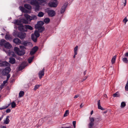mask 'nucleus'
Returning <instances> with one entry per match:
<instances>
[{"mask_svg":"<svg viewBox=\"0 0 128 128\" xmlns=\"http://www.w3.org/2000/svg\"><path fill=\"white\" fill-rule=\"evenodd\" d=\"M28 3L30 4H31L35 6V10L36 11H38L40 8L39 4L38 2V1L34 0H27Z\"/></svg>","mask_w":128,"mask_h":128,"instance_id":"nucleus-1","label":"nucleus"},{"mask_svg":"<svg viewBox=\"0 0 128 128\" xmlns=\"http://www.w3.org/2000/svg\"><path fill=\"white\" fill-rule=\"evenodd\" d=\"M44 24L43 22L41 21H39L35 26V28L38 29L40 32H42L44 30V27L42 26Z\"/></svg>","mask_w":128,"mask_h":128,"instance_id":"nucleus-2","label":"nucleus"},{"mask_svg":"<svg viewBox=\"0 0 128 128\" xmlns=\"http://www.w3.org/2000/svg\"><path fill=\"white\" fill-rule=\"evenodd\" d=\"M14 35L15 36H17L21 39L24 38L26 36V34L24 32H14Z\"/></svg>","mask_w":128,"mask_h":128,"instance_id":"nucleus-3","label":"nucleus"},{"mask_svg":"<svg viewBox=\"0 0 128 128\" xmlns=\"http://www.w3.org/2000/svg\"><path fill=\"white\" fill-rule=\"evenodd\" d=\"M24 16L27 20L29 21H31L32 20H36L37 18V16L35 15H33L31 16L28 14H26Z\"/></svg>","mask_w":128,"mask_h":128,"instance_id":"nucleus-4","label":"nucleus"},{"mask_svg":"<svg viewBox=\"0 0 128 128\" xmlns=\"http://www.w3.org/2000/svg\"><path fill=\"white\" fill-rule=\"evenodd\" d=\"M46 12L48 13V15L50 17L54 16L56 14L55 11L52 10L48 9L46 10Z\"/></svg>","mask_w":128,"mask_h":128,"instance_id":"nucleus-5","label":"nucleus"},{"mask_svg":"<svg viewBox=\"0 0 128 128\" xmlns=\"http://www.w3.org/2000/svg\"><path fill=\"white\" fill-rule=\"evenodd\" d=\"M54 2H50L48 4V5L50 7H56L58 5V4L57 0H52Z\"/></svg>","mask_w":128,"mask_h":128,"instance_id":"nucleus-6","label":"nucleus"},{"mask_svg":"<svg viewBox=\"0 0 128 128\" xmlns=\"http://www.w3.org/2000/svg\"><path fill=\"white\" fill-rule=\"evenodd\" d=\"M11 69L10 67L6 68L4 69L2 72V74L4 75H7L10 71Z\"/></svg>","mask_w":128,"mask_h":128,"instance_id":"nucleus-7","label":"nucleus"},{"mask_svg":"<svg viewBox=\"0 0 128 128\" xmlns=\"http://www.w3.org/2000/svg\"><path fill=\"white\" fill-rule=\"evenodd\" d=\"M89 119L90 121V122L88 125L89 128H92V127L93 126L94 124V120L93 118L90 117Z\"/></svg>","mask_w":128,"mask_h":128,"instance_id":"nucleus-8","label":"nucleus"},{"mask_svg":"<svg viewBox=\"0 0 128 128\" xmlns=\"http://www.w3.org/2000/svg\"><path fill=\"white\" fill-rule=\"evenodd\" d=\"M10 64L6 61H3L0 60V66H9Z\"/></svg>","mask_w":128,"mask_h":128,"instance_id":"nucleus-9","label":"nucleus"},{"mask_svg":"<svg viewBox=\"0 0 128 128\" xmlns=\"http://www.w3.org/2000/svg\"><path fill=\"white\" fill-rule=\"evenodd\" d=\"M18 30L26 32V25L23 26L22 25H21L19 26L18 28Z\"/></svg>","mask_w":128,"mask_h":128,"instance_id":"nucleus-10","label":"nucleus"},{"mask_svg":"<svg viewBox=\"0 0 128 128\" xmlns=\"http://www.w3.org/2000/svg\"><path fill=\"white\" fill-rule=\"evenodd\" d=\"M38 48L36 46L34 47L32 50L30 52V54L31 55L34 54L35 52L38 50Z\"/></svg>","mask_w":128,"mask_h":128,"instance_id":"nucleus-11","label":"nucleus"},{"mask_svg":"<svg viewBox=\"0 0 128 128\" xmlns=\"http://www.w3.org/2000/svg\"><path fill=\"white\" fill-rule=\"evenodd\" d=\"M27 66V64L25 62H23L19 67V70H21Z\"/></svg>","mask_w":128,"mask_h":128,"instance_id":"nucleus-12","label":"nucleus"},{"mask_svg":"<svg viewBox=\"0 0 128 128\" xmlns=\"http://www.w3.org/2000/svg\"><path fill=\"white\" fill-rule=\"evenodd\" d=\"M44 69L43 68L42 70L41 71H40L38 73V76L40 79H41L42 76L44 75Z\"/></svg>","mask_w":128,"mask_h":128,"instance_id":"nucleus-13","label":"nucleus"},{"mask_svg":"<svg viewBox=\"0 0 128 128\" xmlns=\"http://www.w3.org/2000/svg\"><path fill=\"white\" fill-rule=\"evenodd\" d=\"M13 42L19 45L21 44V41L18 38H16L13 40Z\"/></svg>","mask_w":128,"mask_h":128,"instance_id":"nucleus-14","label":"nucleus"},{"mask_svg":"<svg viewBox=\"0 0 128 128\" xmlns=\"http://www.w3.org/2000/svg\"><path fill=\"white\" fill-rule=\"evenodd\" d=\"M67 6V4H64V5L62 7L61 10H60V13L62 14L64 12Z\"/></svg>","mask_w":128,"mask_h":128,"instance_id":"nucleus-15","label":"nucleus"},{"mask_svg":"<svg viewBox=\"0 0 128 128\" xmlns=\"http://www.w3.org/2000/svg\"><path fill=\"white\" fill-rule=\"evenodd\" d=\"M12 46L8 42H6L4 44V47L6 48L9 49L11 48Z\"/></svg>","mask_w":128,"mask_h":128,"instance_id":"nucleus-16","label":"nucleus"},{"mask_svg":"<svg viewBox=\"0 0 128 128\" xmlns=\"http://www.w3.org/2000/svg\"><path fill=\"white\" fill-rule=\"evenodd\" d=\"M98 109L101 110H104V108H103L100 106V100H99L98 101Z\"/></svg>","mask_w":128,"mask_h":128,"instance_id":"nucleus-17","label":"nucleus"},{"mask_svg":"<svg viewBox=\"0 0 128 128\" xmlns=\"http://www.w3.org/2000/svg\"><path fill=\"white\" fill-rule=\"evenodd\" d=\"M22 44L25 46H26L29 45L32 46V44L31 42H28L27 41H26L24 42Z\"/></svg>","mask_w":128,"mask_h":128,"instance_id":"nucleus-18","label":"nucleus"},{"mask_svg":"<svg viewBox=\"0 0 128 128\" xmlns=\"http://www.w3.org/2000/svg\"><path fill=\"white\" fill-rule=\"evenodd\" d=\"M25 53V51L23 50H19L17 54L19 56H22L24 55Z\"/></svg>","mask_w":128,"mask_h":128,"instance_id":"nucleus-19","label":"nucleus"},{"mask_svg":"<svg viewBox=\"0 0 128 128\" xmlns=\"http://www.w3.org/2000/svg\"><path fill=\"white\" fill-rule=\"evenodd\" d=\"M38 38L34 36V34H32L31 35V38L32 40L35 42H36Z\"/></svg>","mask_w":128,"mask_h":128,"instance_id":"nucleus-20","label":"nucleus"},{"mask_svg":"<svg viewBox=\"0 0 128 128\" xmlns=\"http://www.w3.org/2000/svg\"><path fill=\"white\" fill-rule=\"evenodd\" d=\"M8 55L10 56H12L14 57H16V55L14 54V52H8Z\"/></svg>","mask_w":128,"mask_h":128,"instance_id":"nucleus-21","label":"nucleus"},{"mask_svg":"<svg viewBox=\"0 0 128 128\" xmlns=\"http://www.w3.org/2000/svg\"><path fill=\"white\" fill-rule=\"evenodd\" d=\"M9 118V116H7L6 117L5 120H4V124H7L9 123L10 122Z\"/></svg>","mask_w":128,"mask_h":128,"instance_id":"nucleus-22","label":"nucleus"},{"mask_svg":"<svg viewBox=\"0 0 128 128\" xmlns=\"http://www.w3.org/2000/svg\"><path fill=\"white\" fill-rule=\"evenodd\" d=\"M16 60L15 58H10V62L12 64H14Z\"/></svg>","mask_w":128,"mask_h":128,"instance_id":"nucleus-23","label":"nucleus"},{"mask_svg":"<svg viewBox=\"0 0 128 128\" xmlns=\"http://www.w3.org/2000/svg\"><path fill=\"white\" fill-rule=\"evenodd\" d=\"M24 7L27 9L30 10L32 8L30 5L28 4H25L24 5Z\"/></svg>","mask_w":128,"mask_h":128,"instance_id":"nucleus-24","label":"nucleus"},{"mask_svg":"<svg viewBox=\"0 0 128 128\" xmlns=\"http://www.w3.org/2000/svg\"><path fill=\"white\" fill-rule=\"evenodd\" d=\"M19 8L20 10L24 12L27 13L28 12L27 10L25 9L22 6H20L19 7Z\"/></svg>","mask_w":128,"mask_h":128,"instance_id":"nucleus-25","label":"nucleus"},{"mask_svg":"<svg viewBox=\"0 0 128 128\" xmlns=\"http://www.w3.org/2000/svg\"><path fill=\"white\" fill-rule=\"evenodd\" d=\"M6 42V40L4 39L2 40L0 42V46H4V44Z\"/></svg>","mask_w":128,"mask_h":128,"instance_id":"nucleus-26","label":"nucleus"},{"mask_svg":"<svg viewBox=\"0 0 128 128\" xmlns=\"http://www.w3.org/2000/svg\"><path fill=\"white\" fill-rule=\"evenodd\" d=\"M5 38L6 40H8L12 39V38L10 34H6L5 36Z\"/></svg>","mask_w":128,"mask_h":128,"instance_id":"nucleus-27","label":"nucleus"},{"mask_svg":"<svg viewBox=\"0 0 128 128\" xmlns=\"http://www.w3.org/2000/svg\"><path fill=\"white\" fill-rule=\"evenodd\" d=\"M50 21V18H45L44 20V22L46 24H48V23Z\"/></svg>","mask_w":128,"mask_h":128,"instance_id":"nucleus-28","label":"nucleus"},{"mask_svg":"<svg viewBox=\"0 0 128 128\" xmlns=\"http://www.w3.org/2000/svg\"><path fill=\"white\" fill-rule=\"evenodd\" d=\"M113 96L114 97H120V95L119 92H117L113 95Z\"/></svg>","mask_w":128,"mask_h":128,"instance_id":"nucleus-29","label":"nucleus"},{"mask_svg":"<svg viewBox=\"0 0 128 128\" xmlns=\"http://www.w3.org/2000/svg\"><path fill=\"white\" fill-rule=\"evenodd\" d=\"M12 22L18 25H19L20 24V22L18 20H14Z\"/></svg>","mask_w":128,"mask_h":128,"instance_id":"nucleus-30","label":"nucleus"},{"mask_svg":"<svg viewBox=\"0 0 128 128\" xmlns=\"http://www.w3.org/2000/svg\"><path fill=\"white\" fill-rule=\"evenodd\" d=\"M78 46H76L74 48V54H75V55H77V50L78 49Z\"/></svg>","mask_w":128,"mask_h":128,"instance_id":"nucleus-31","label":"nucleus"},{"mask_svg":"<svg viewBox=\"0 0 128 128\" xmlns=\"http://www.w3.org/2000/svg\"><path fill=\"white\" fill-rule=\"evenodd\" d=\"M26 31H27V29H28L30 30H32L33 29L32 28L31 26L29 25H26Z\"/></svg>","mask_w":128,"mask_h":128,"instance_id":"nucleus-32","label":"nucleus"},{"mask_svg":"<svg viewBox=\"0 0 128 128\" xmlns=\"http://www.w3.org/2000/svg\"><path fill=\"white\" fill-rule=\"evenodd\" d=\"M24 94V92L23 91H20L19 94V97H21L23 96Z\"/></svg>","mask_w":128,"mask_h":128,"instance_id":"nucleus-33","label":"nucleus"},{"mask_svg":"<svg viewBox=\"0 0 128 128\" xmlns=\"http://www.w3.org/2000/svg\"><path fill=\"white\" fill-rule=\"evenodd\" d=\"M122 60L123 62L125 63H128V60L125 57L123 58Z\"/></svg>","mask_w":128,"mask_h":128,"instance_id":"nucleus-34","label":"nucleus"},{"mask_svg":"<svg viewBox=\"0 0 128 128\" xmlns=\"http://www.w3.org/2000/svg\"><path fill=\"white\" fill-rule=\"evenodd\" d=\"M34 34L35 36H36L37 38L38 37L40 36V34L37 31H35Z\"/></svg>","mask_w":128,"mask_h":128,"instance_id":"nucleus-35","label":"nucleus"},{"mask_svg":"<svg viewBox=\"0 0 128 128\" xmlns=\"http://www.w3.org/2000/svg\"><path fill=\"white\" fill-rule=\"evenodd\" d=\"M44 13L43 12H39L38 14V16L39 17H42L44 16Z\"/></svg>","mask_w":128,"mask_h":128,"instance_id":"nucleus-36","label":"nucleus"},{"mask_svg":"<svg viewBox=\"0 0 128 128\" xmlns=\"http://www.w3.org/2000/svg\"><path fill=\"white\" fill-rule=\"evenodd\" d=\"M116 58V56H115L112 58V64H113L114 63Z\"/></svg>","mask_w":128,"mask_h":128,"instance_id":"nucleus-37","label":"nucleus"},{"mask_svg":"<svg viewBox=\"0 0 128 128\" xmlns=\"http://www.w3.org/2000/svg\"><path fill=\"white\" fill-rule=\"evenodd\" d=\"M69 114V110H66L64 114V116L66 117Z\"/></svg>","mask_w":128,"mask_h":128,"instance_id":"nucleus-38","label":"nucleus"},{"mask_svg":"<svg viewBox=\"0 0 128 128\" xmlns=\"http://www.w3.org/2000/svg\"><path fill=\"white\" fill-rule=\"evenodd\" d=\"M34 58V57H31L30 58L28 59V62L29 63H30L32 62V61Z\"/></svg>","mask_w":128,"mask_h":128,"instance_id":"nucleus-39","label":"nucleus"},{"mask_svg":"<svg viewBox=\"0 0 128 128\" xmlns=\"http://www.w3.org/2000/svg\"><path fill=\"white\" fill-rule=\"evenodd\" d=\"M34 0L38 1L40 2V4L42 3L46 2V0Z\"/></svg>","mask_w":128,"mask_h":128,"instance_id":"nucleus-40","label":"nucleus"},{"mask_svg":"<svg viewBox=\"0 0 128 128\" xmlns=\"http://www.w3.org/2000/svg\"><path fill=\"white\" fill-rule=\"evenodd\" d=\"M19 50V48L18 47H15L14 48V50L16 54Z\"/></svg>","mask_w":128,"mask_h":128,"instance_id":"nucleus-41","label":"nucleus"},{"mask_svg":"<svg viewBox=\"0 0 128 128\" xmlns=\"http://www.w3.org/2000/svg\"><path fill=\"white\" fill-rule=\"evenodd\" d=\"M125 89L126 90L128 91V78L127 83L125 86Z\"/></svg>","mask_w":128,"mask_h":128,"instance_id":"nucleus-42","label":"nucleus"},{"mask_svg":"<svg viewBox=\"0 0 128 128\" xmlns=\"http://www.w3.org/2000/svg\"><path fill=\"white\" fill-rule=\"evenodd\" d=\"M126 104L124 102H122L121 103V107L122 108H124L126 106Z\"/></svg>","mask_w":128,"mask_h":128,"instance_id":"nucleus-43","label":"nucleus"},{"mask_svg":"<svg viewBox=\"0 0 128 128\" xmlns=\"http://www.w3.org/2000/svg\"><path fill=\"white\" fill-rule=\"evenodd\" d=\"M16 106V104L14 102H13L11 103V107L12 108H14Z\"/></svg>","mask_w":128,"mask_h":128,"instance_id":"nucleus-44","label":"nucleus"},{"mask_svg":"<svg viewBox=\"0 0 128 128\" xmlns=\"http://www.w3.org/2000/svg\"><path fill=\"white\" fill-rule=\"evenodd\" d=\"M40 85H36L35 86V87L34 89V90H36L37 89H38L40 87Z\"/></svg>","mask_w":128,"mask_h":128,"instance_id":"nucleus-45","label":"nucleus"},{"mask_svg":"<svg viewBox=\"0 0 128 128\" xmlns=\"http://www.w3.org/2000/svg\"><path fill=\"white\" fill-rule=\"evenodd\" d=\"M9 105L10 104H8V105L7 106H4L2 107L1 108H0V110H2L8 107Z\"/></svg>","mask_w":128,"mask_h":128,"instance_id":"nucleus-46","label":"nucleus"},{"mask_svg":"<svg viewBox=\"0 0 128 128\" xmlns=\"http://www.w3.org/2000/svg\"><path fill=\"white\" fill-rule=\"evenodd\" d=\"M128 21V20H127L126 17L124 18L123 20V21L125 23V24Z\"/></svg>","mask_w":128,"mask_h":128,"instance_id":"nucleus-47","label":"nucleus"},{"mask_svg":"<svg viewBox=\"0 0 128 128\" xmlns=\"http://www.w3.org/2000/svg\"><path fill=\"white\" fill-rule=\"evenodd\" d=\"M22 21L23 22L24 24H28V21L25 19H23L22 20Z\"/></svg>","mask_w":128,"mask_h":128,"instance_id":"nucleus-48","label":"nucleus"},{"mask_svg":"<svg viewBox=\"0 0 128 128\" xmlns=\"http://www.w3.org/2000/svg\"><path fill=\"white\" fill-rule=\"evenodd\" d=\"M74 128H76V121H74L72 122Z\"/></svg>","mask_w":128,"mask_h":128,"instance_id":"nucleus-49","label":"nucleus"},{"mask_svg":"<svg viewBox=\"0 0 128 128\" xmlns=\"http://www.w3.org/2000/svg\"><path fill=\"white\" fill-rule=\"evenodd\" d=\"M7 80H5L3 82V83L2 84H3V86H4L5 84H6V83H7Z\"/></svg>","mask_w":128,"mask_h":128,"instance_id":"nucleus-50","label":"nucleus"},{"mask_svg":"<svg viewBox=\"0 0 128 128\" xmlns=\"http://www.w3.org/2000/svg\"><path fill=\"white\" fill-rule=\"evenodd\" d=\"M10 110L9 109H7L6 110V113H9L10 112Z\"/></svg>","mask_w":128,"mask_h":128,"instance_id":"nucleus-51","label":"nucleus"},{"mask_svg":"<svg viewBox=\"0 0 128 128\" xmlns=\"http://www.w3.org/2000/svg\"><path fill=\"white\" fill-rule=\"evenodd\" d=\"M3 86H4L3 84H2L0 86V90H2L3 88Z\"/></svg>","mask_w":128,"mask_h":128,"instance_id":"nucleus-52","label":"nucleus"},{"mask_svg":"<svg viewBox=\"0 0 128 128\" xmlns=\"http://www.w3.org/2000/svg\"><path fill=\"white\" fill-rule=\"evenodd\" d=\"M124 56L126 57H128V52H126Z\"/></svg>","mask_w":128,"mask_h":128,"instance_id":"nucleus-53","label":"nucleus"},{"mask_svg":"<svg viewBox=\"0 0 128 128\" xmlns=\"http://www.w3.org/2000/svg\"><path fill=\"white\" fill-rule=\"evenodd\" d=\"M88 76H85L83 79V81H84L86 80L87 79V78H88Z\"/></svg>","mask_w":128,"mask_h":128,"instance_id":"nucleus-54","label":"nucleus"},{"mask_svg":"<svg viewBox=\"0 0 128 128\" xmlns=\"http://www.w3.org/2000/svg\"><path fill=\"white\" fill-rule=\"evenodd\" d=\"M125 2L124 3V6H125L126 5V0H124Z\"/></svg>","mask_w":128,"mask_h":128,"instance_id":"nucleus-55","label":"nucleus"},{"mask_svg":"<svg viewBox=\"0 0 128 128\" xmlns=\"http://www.w3.org/2000/svg\"><path fill=\"white\" fill-rule=\"evenodd\" d=\"M79 96V95H75L74 96V98H77Z\"/></svg>","mask_w":128,"mask_h":128,"instance_id":"nucleus-56","label":"nucleus"},{"mask_svg":"<svg viewBox=\"0 0 128 128\" xmlns=\"http://www.w3.org/2000/svg\"><path fill=\"white\" fill-rule=\"evenodd\" d=\"M0 128H6V126H1Z\"/></svg>","mask_w":128,"mask_h":128,"instance_id":"nucleus-57","label":"nucleus"},{"mask_svg":"<svg viewBox=\"0 0 128 128\" xmlns=\"http://www.w3.org/2000/svg\"><path fill=\"white\" fill-rule=\"evenodd\" d=\"M10 76L9 74L7 76V80H8V78H10Z\"/></svg>","mask_w":128,"mask_h":128,"instance_id":"nucleus-58","label":"nucleus"},{"mask_svg":"<svg viewBox=\"0 0 128 128\" xmlns=\"http://www.w3.org/2000/svg\"><path fill=\"white\" fill-rule=\"evenodd\" d=\"M86 73V70L84 72V75H85Z\"/></svg>","mask_w":128,"mask_h":128,"instance_id":"nucleus-59","label":"nucleus"},{"mask_svg":"<svg viewBox=\"0 0 128 128\" xmlns=\"http://www.w3.org/2000/svg\"><path fill=\"white\" fill-rule=\"evenodd\" d=\"M83 106V105H82V104L80 105V106L81 108Z\"/></svg>","mask_w":128,"mask_h":128,"instance_id":"nucleus-60","label":"nucleus"},{"mask_svg":"<svg viewBox=\"0 0 128 128\" xmlns=\"http://www.w3.org/2000/svg\"><path fill=\"white\" fill-rule=\"evenodd\" d=\"M3 118V117L2 116L0 118V122L1 120Z\"/></svg>","mask_w":128,"mask_h":128,"instance_id":"nucleus-61","label":"nucleus"},{"mask_svg":"<svg viewBox=\"0 0 128 128\" xmlns=\"http://www.w3.org/2000/svg\"><path fill=\"white\" fill-rule=\"evenodd\" d=\"M93 110H92L91 112V113H90L92 115L93 114Z\"/></svg>","mask_w":128,"mask_h":128,"instance_id":"nucleus-62","label":"nucleus"},{"mask_svg":"<svg viewBox=\"0 0 128 128\" xmlns=\"http://www.w3.org/2000/svg\"><path fill=\"white\" fill-rule=\"evenodd\" d=\"M104 96L106 98H107V95L106 94H105L104 95Z\"/></svg>","mask_w":128,"mask_h":128,"instance_id":"nucleus-63","label":"nucleus"},{"mask_svg":"<svg viewBox=\"0 0 128 128\" xmlns=\"http://www.w3.org/2000/svg\"><path fill=\"white\" fill-rule=\"evenodd\" d=\"M70 128V127H66V128Z\"/></svg>","mask_w":128,"mask_h":128,"instance_id":"nucleus-64","label":"nucleus"}]
</instances>
